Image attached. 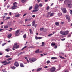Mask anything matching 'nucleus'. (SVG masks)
<instances>
[{"instance_id": "1", "label": "nucleus", "mask_w": 72, "mask_h": 72, "mask_svg": "<svg viewBox=\"0 0 72 72\" xmlns=\"http://www.w3.org/2000/svg\"><path fill=\"white\" fill-rule=\"evenodd\" d=\"M29 60L30 63H32L34 62H35L36 60V58H29Z\"/></svg>"}, {"instance_id": "2", "label": "nucleus", "mask_w": 72, "mask_h": 72, "mask_svg": "<svg viewBox=\"0 0 72 72\" xmlns=\"http://www.w3.org/2000/svg\"><path fill=\"white\" fill-rule=\"evenodd\" d=\"M20 30L19 29L17 30L15 32V35L16 36H18L19 35V31Z\"/></svg>"}, {"instance_id": "3", "label": "nucleus", "mask_w": 72, "mask_h": 72, "mask_svg": "<svg viewBox=\"0 0 72 72\" xmlns=\"http://www.w3.org/2000/svg\"><path fill=\"white\" fill-rule=\"evenodd\" d=\"M19 45H18L17 43H14V45L13 46V48L15 49H18L19 48Z\"/></svg>"}, {"instance_id": "4", "label": "nucleus", "mask_w": 72, "mask_h": 72, "mask_svg": "<svg viewBox=\"0 0 72 72\" xmlns=\"http://www.w3.org/2000/svg\"><path fill=\"white\" fill-rule=\"evenodd\" d=\"M55 69H56L54 67H53L51 68L50 71L51 72H54L55 71Z\"/></svg>"}, {"instance_id": "5", "label": "nucleus", "mask_w": 72, "mask_h": 72, "mask_svg": "<svg viewBox=\"0 0 72 72\" xmlns=\"http://www.w3.org/2000/svg\"><path fill=\"white\" fill-rule=\"evenodd\" d=\"M14 65L16 67H18L19 66V64L17 62H15L14 64Z\"/></svg>"}, {"instance_id": "6", "label": "nucleus", "mask_w": 72, "mask_h": 72, "mask_svg": "<svg viewBox=\"0 0 72 72\" xmlns=\"http://www.w3.org/2000/svg\"><path fill=\"white\" fill-rule=\"evenodd\" d=\"M35 21H33L32 24V26L33 27H36V26H37V25L35 24Z\"/></svg>"}, {"instance_id": "7", "label": "nucleus", "mask_w": 72, "mask_h": 72, "mask_svg": "<svg viewBox=\"0 0 72 72\" xmlns=\"http://www.w3.org/2000/svg\"><path fill=\"white\" fill-rule=\"evenodd\" d=\"M66 18L67 19H68L69 22H70V17H69V16L66 15Z\"/></svg>"}, {"instance_id": "8", "label": "nucleus", "mask_w": 72, "mask_h": 72, "mask_svg": "<svg viewBox=\"0 0 72 72\" xmlns=\"http://www.w3.org/2000/svg\"><path fill=\"white\" fill-rule=\"evenodd\" d=\"M61 10L62 11H63L64 13H66V12H67V10H66V9L64 8H61Z\"/></svg>"}, {"instance_id": "9", "label": "nucleus", "mask_w": 72, "mask_h": 72, "mask_svg": "<svg viewBox=\"0 0 72 72\" xmlns=\"http://www.w3.org/2000/svg\"><path fill=\"white\" fill-rule=\"evenodd\" d=\"M38 8H39V5L38 4H36L35 7V9L36 10H39V9H38Z\"/></svg>"}, {"instance_id": "10", "label": "nucleus", "mask_w": 72, "mask_h": 72, "mask_svg": "<svg viewBox=\"0 0 72 72\" xmlns=\"http://www.w3.org/2000/svg\"><path fill=\"white\" fill-rule=\"evenodd\" d=\"M18 4V3L16 2H15L13 4V6H16L17 7V4Z\"/></svg>"}, {"instance_id": "11", "label": "nucleus", "mask_w": 72, "mask_h": 72, "mask_svg": "<svg viewBox=\"0 0 72 72\" xmlns=\"http://www.w3.org/2000/svg\"><path fill=\"white\" fill-rule=\"evenodd\" d=\"M69 0H65L64 3L65 4H68L69 3Z\"/></svg>"}, {"instance_id": "12", "label": "nucleus", "mask_w": 72, "mask_h": 72, "mask_svg": "<svg viewBox=\"0 0 72 72\" xmlns=\"http://www.w3.org/2000/svg\"><path fill=\"white\" fill-rule=\"evenodd\" d=\"M35 38L36 40H37L38 39H42V37H37V36H36L35 37Z\"/></svg>"}, {"instance_id": "13", "label": "nucleus", "mask_w": 72, "mask_h": 72, "mask_svg": "<svg viewBox=\"0 0 72 72\" xmlns=\"http://www.w3.org/2000/svg\"><path fill=\"white\" fill-rule=\"evenodd\" d=\"M17 7H16V6H12L11 8V9H16L17 8Z\"/></svg>"}, {"instance_id": "14", "label": "nucleus", "mask_w": 72, "mask_h": 72, "mask_svg": "<svg viewBox=\"0 0 72 72\" xmlns=\"http://www.w3.org/2000/svg\"><path fill=\"white\" fill-rule=\"evenodd\" d=\"M72 1L71 0H70L69 1V3L67 4H68V6H70L71 5V3Z\"/></svg>"}, {"instance_id": "15", "label": "nucleus", "mask_w": 72, "mask_h": 72, "mask_svg": "<svg viewBox=\"0 0 72 72\" xmlns=\"http://www.w3.org/2000/svg\"><path fill=\"white\" fill-rule=\"evenodd\" d=\"M68 33H69V31H67L65 32H64V35H67V34H68Z\"/></svg>"}, {"instance_id": "16", "label": "nucleus", "mask_w": 72, "mask_h": 72, "mask_svg": "<svg viewBox=\"0 0 72 72\" xmlns=\"http://www.w3.org/2000/svg\"><path fill=\"white\" fill-rule=\"evenodd\" d=\"M11 36H12V34H10L8 35V39H10L11 37Z\"/></svg>"}, {"instance_id": "17", "label": "nucleus", "mask_w": 72, "mask_h": 72, "mask_svg": "<svg viewBox=\"0 0 72 72\" xmlns=\"http://www.w3.org/2000/svg\"><path fill=\"white\" fill-rule=\"evenodd\" d=\"M60 33L61 35H64V32H63L62 31L60 32Z\"/></svg>"}, {"instance_id": "18", "label": "nucleus", "mask_w": 72, "mask_h": 72, "mask_svg": "<svg viewBox=\"0 0 72 72\" xmlns=\"http://www.w3.org/2000/svg\"><path fill=\"white\" fill-rule=\"evenodd\" d=\"M8 27L9 26H8L6 25L4 26V28H5V29H6V28H8Z\"/></svg>"}, {"instance_id": "19", "label": "nucleus", "mask_w": 72, "mask_h": 72, "mask_svg": "<svg viewBox=\"0 0 72 72\" xmlns=\"http://www.w3.org/2000/svg\"><path fill=\"white\" fill-rule=\"evenodd\" d=\"M55 24L56 26H59V22H56L55 23Z\"/></svg>"}, {"instance_id": "20", "label": "nucleus", "mask_w": 72, "mask_h": 72, "mask_svg": "<svg viewBox=\"0 0 72 72\" xmlns=\"http://www.w3.org/2000/svg\"><path fill=\"white\" fill-rule=\"evenodd\" d=\"M36 53H39V49H38L35 51Z\"/></svg>"}, {"instance_id": "21", "label": "nucleus", "mask_w": 72, "mask_h": 72, "mask_svg": "<svg viewBox=\"0 0 72 72\" xmlns=\"http://www.w3.org/2000/svg\"><path fill=\"white\" fill-rule=\"evenodd\" d=\"M23 37L24 39H26V37H27V35H26V34H25L23 36Z\"/></svg>"}, {"instance_id": "22", "label": "nucleus", "mask_w": 72, "mask_h": 72, "mask_svg": "<svg viewBox=\"0 0 72 72\" xmlns=\"http://www.w3.org/2000/svg\"><path fill=\"white\" fill-rule=\"evenodd\" d=\"M16 68V67L15 66H13L11 67L10 68H11V69H15Z\"/></svg>"}, {"instance_id": "23", "label": "nucleus", "mask_w": 72, "mask_h": 72, "mask_svg": "<svg viewBox=\"0 0 72 72\" xmlns=\"http://www.w3.org/2000/svg\"><path fill=\"white\" fill-rule=\"evenodd\" d=\"M42 69V68H40L38 69L37 70V71H41Z\"/></svg>"}, {"instance_id": "24", "label": "nucleus", "mask_w": 72, "mask_h": 72, "mask_svg": "<svg viewBox=\"0 0 72 72\" xmlns=\"http://www.w3.org/2000/svg\"><path fill=\"white\" fill-rule=\"evenodd\" d=\"M6 61L5 60L4 61H2L1 62V63H2V64H4V63H6Z\"/></svg>"}, {"instance_id": "25", "label": "nucleus", "mask_w": 72, "mask_h": 72, "mask_svg": "<svg viewBox=\"0 0 72 72\" xmlns=\"http://www.w3.org/2000/svg\"><path fill=\"white\" fill-rule=\"evenodd\" d=\"M39 10H33L32 11L33 12H37Z\"/></svg>"}, {"instance_id": "26", "label": "nucleus", "mask_w": 72, "mask_h": 72, "mask_svg": "<svg viewBox=\"0 0 72 72\" xmlns=\"http://www.w3.org/2000/svg\"><path fill=\"white\" fill-rule=\"evenodd\" d=\"M54 15V13H52L50 15V17H51L52 16H53V15Z\"/></svg>"}, {"instance_id": "27", "label": "nucleus", "mask_w": 72, "mask_h": 72, "mask_svg": "<svg viewBox=\"0 0 72 72\" xmlns=\"http://www.w3.org/2000/svg\"><path fill=\"white\" fill-rule=\"evenodd\" d=\"M12 58H9L7 59V61H9V60H12Z\"/></svg>"}, {"instance_id": "28", "label": "nucleus", "mask_w": 72, "mask_h": 72, "mask_svg": "<svg viewBox=\"0 0 72 72\" xmlns=\"http://www.w3.org/2000/svg\"><path fill=\"white\" fill-rule=\"evenodd\" d=\"M51 59H53V60H54V59H57V57H52L51 58Z\"/></svg>"}, {"instance_id": "29", "label": "nucleus", "mask_w": 72, "mask_h": 72, "mask_svg": "<svg viewBox=\"0 0 72 72\" xmlns=\"http://www.w3.org/2000/svg\"><path fill=\"white\" fill-rule=\"evenodd\" d=\"M26 1V0H21V2L23 3H25Z\"/></svg>"}, {"instance_id": "30", "label": "nucleus", "mask_w": 72, "mask_h": 72, "mask_svg": "<svg viewBox=\"0 0 72 72\" xmlns=\"http://www.w3.org/2000/svg\"><path fill=\"white\" fill-rule=\"evenodd\" d=\"M20 66L21 67H24V66H23V65L22 64V63H21L20 65Z\"/></svg>"}, {"instance_id": "31", "label": "nucleus", "mask_w": 72, "mask_h": 72, "mask_svg": "<svg viewBox=\"0 0 72 72\" xmlns=\"http://www.w3.org/2000/svg\"><path fill=\"white\" fill-rule=\"evenodd\" d=\"M43 30H44V28H41L40 29V30L41 31H43Z\"/></svg>"}, {"instance_id": "32", "label": "nucleus", "mask_w": 72, "mask_h": 72, "mask_svg": "<svg viewBox=\"0 0 72 72\" xmlns=\"http://www.w3.org/2000/svg\"><path fill=\"white\" fill-rule=\"evenodd\" d=\"M29 31L30 32V33L31 34L32 33V30L30 29L29 30Z\"/></svg>"}, {"instance_id": "33", "label": "nucleus", "mask_w": 72, "mask_h": 72, "mask_svg": "<svg viewBox=\"0 0 72 72\" xmlns=\"http://www.w3.org/2000/svg\"><path fill=\"white\" fill-rule=\"evenodd\" d=\"M60 58H62V59H64V57L60 56V55L59 56Z\"/></svg>"}, {"instance_id": "34", "label": "nucleus", "mask_w": 72, "mask_h": 72, "mask_svg": "<svg viewBox=\"0 0 72 72\" xmlns=\"http://www.w3.org/2000/svg\"><path fill=\"white\" fill-rule=\"evenodd\" d=\"M19 14H17V15H15V17H19Z\"/></svg>"}, {"instance_id": "35", "label": "nucleus", "mask_w": 72, "mask_h": 72, "mask_svg": "<svg viewBox=\"0 0 72 72\" xmlns=\"http://www.w3.org/2000/svg\"><path fill=\"white\" fill-rule=\"evenodd\" d=\"M10 17H7L6 18V20H8V19H10Z\"/></svg>"}, {"instance_id": "36", "label": "nucleus", "mask_w": 72, "mask_h": 72, "mask_svg": "<svg viewBox=\"0 0 72 72\" xmlns=\"http://www.w3.org/2000/svg\"><path fill=\"white\" fill-rule=\"evenodd\" d=\"M42 4L41 3H40L39 4V6H40V7H42Z\"/></svg>"}, {"instance_id": "37", "label": "nucleus", "mask_w": 72, "mask_h": 72, "mask_svg": "<svg viewBox=\"0 0 72 72\" xmlns=\"http://www.w3.org/2000/svg\"><path fill=\"white\" fill-rule=\"evenodd\" d=\"M27 48V46H25V47H24L21 50H23V49H24L26 48Z\"/></svg>"}, {"instance_id": "38", "label": "nucleus", "mask_w": 72, "mask_h": 72, "mask_svg": "<svg viewBox=\"0 0 72 72\" xmlns=\"http://www.w3.org/2000/svg\"><path fill=\"white\" fill-rule=\"evenodd\" d=\"M51 45L52 46H54V45H55V43H52Z\"/></svg>"}, {"instance_id": "39", "label": "nucleus", "mask_w": 72, "mask_h": 72, "mask_svg": "<svg viewBox=\"0 0 72 72\" xmlns=\"http://www.w3.org/2000/svg\"><path fill=\"white\" fill-rule=\"evenodd\" d=\"M5 45H6V43H4L3 44H2V46H4Z\"/></svg>"}, {"instance_id": "40", "label": "nucleus", "mask_w": 72, "mask_h": 72, "mask_svg": "<svg viewBox=\"0 0 72 72\" xmlns=\"http://www.w3.org/2000/svg\"><path fill=\"white\" fill-rule=\"evenodd\" d=\"M53 35V34H50L48 35V36L50 37L51 36Z\"/></svg>"}, {"instance_id": "41", "label": "nucleus", "mask_w": 72, "mask_h": 72, "mask_svg": "<svg viewBox=\"0 0 72 72\" xmlns=\"http://www.w3.org/2000/svg\"><path fill=\"white\" fill-rule=\"evenodd\" d=\"M6 58H10V57L9 55H6L5 56Z\"/></svg>"}, {"instance_id": "42", "label": "nucleus", "mask_w": 72, "mask_h": 72, "mask_svg": "<svg viewBox=\"0 0 72 72\" xmlns=\"http://www.w3.org/2000/svg\"><path fill=\"white\" fill-rule=\"evenodd\" d=\"M62 14H58V15L59 17H60V16H62Z\"/></svg>"}, {"instance_id": "43", "label": "nucleus", "mask_w": 72, "mask_h": 72, "mask_svg": "<svg viewBox=\"0 0 72 72\" xmlns=\"http://www.w3.org/2000/svg\"><path fill=\"white\" fill-rule=\"evenodd\" d=\"M31 26V24L28 25L26 26V27H30Z\"/></svg>"}, {"instance_id": "44", "label": "nucleus", "mask_w": 72, "mask_h": 72, "mask_svg": "<svg viewBox=\"0 0 72 72\" xmlns=\"http://www.w3.org/2000/svg\"><path fill=\"white\" fill-rule=\"evenodd\" d=\"M42 46H44V44H45V42H42Z\"/></svg>"}, {"instance_id": "45", "label": "nucleus", "mask_w": 72, "mask_h": 72, "mask_svg": "<svg viewBox=\"0 0 72 72\" xmlns=\"http://www.w3.org/2000/svg\"><path fill=\"white\" fill-rule=\"evenodd\" d=\"M51 12H48V14L49 15L50 14V15L51 14Z\"/></svg>"}, {"instance_id": "46", "label": "nucleus", "mask_w": 72, "mask_h": 72, "mask_svg": "<svg viewBox=\"0 0 72 72\" xmlns=\"http://www.w3.org/2000/svg\"><path fill=\"white\" fill-rule=\"evenodd\" d=\"M49 8H50L49 6H48L46 8L47 10H48L49 9Z\"/></svg>"}, {"instance_id": "47", "label": "nucleus", "mask_w": 72, "mask_h": 72, "mask_svg": "<svg viewBox=\"0 0 72 72\" xmlns=\"http://www.w3.org/2000/svg\"><path fill=\"white\" fill-rule=\"evenodd\" d=\"M32 9V6H31L29 7V10H31V9Z\"/></svg>"}, {"instance_id": "48", "label": "nucleus", "mask_w": 72, "mask_h": 72, "mask_svg": "<svg viewBox=\"0 0 72 72\" xmlns=\"http://www.w3.org/2000/svg\"><path fill=\"white\" fill-rule=\"evenodd\" d=\"M71 36V35L70 34H69L68 36V37H70Z\"/></svg>"}, {"instance_id": "49", "label": "nucleus", "mask_w": 72, "mask_h": 72, "mask_svg": "<svg viewBox=\"0 0 72 72\" xmlns=\"http://www.w3.org/2000/svg\"><path fill=\"white\" fill-rule=\"evenodd\" d=\"M65 38H63L61 39V41H64L65 40Z\"/></svg>"}, {"instance_id": "50", "label": "nucleus", "mask_w": 72, "mask_h": 72, "mask_svg": "<svg viewBox=\"0 0 72 72\" xmlns=\"http://www.w3.org/2000/svg\"><path fill=\"white\" fill-rule=\"evenodd\" d=\"M46 63L47 64H49V63H50V61H47Z\"/></svg>"}, {"instance_id": "51", "label": "nucleus", "mask_w": 72, "mask_h": 72, "mask_svg": "<svg viewBox=\"0 0 72 72\" xmlns=\"http://www.w3.org/2000/svg\"><path fill=\"white\" fill-rule=\"evenodd\" d=\"M11 62V61H8L7 62H6V63H7V64H9V63H10Z\"/></svg>"}, {"instance_id": "52", "label": "nucleus", "mask_w": 72, "mask_h": 72, "mask_svg": "<svg viewBox=\"0 0 72 72\" xmlns=\"http://www.w3.org/2000/svg\"><path fill=\"white\" fill-rule=\"evenodd\" d=\"M20 53V55L22 54H23L24 53V52H21Z\"/></svg>"}, {"instance_id": "53", "label": "nucleus", "mask_w": 72, "mask_h": 72, "mask_svg": "<svg viewBox=\"0 0 72 72\" xmlns=\"http://www.w3.org/2000/svg\"><path fill=\"white\" fill-rule=\"evenodd\" d=\"M5 16H3L2 17V18L3 19H4L5 18Z\"/></svg>"}, {"instance_id": "54", "label": "nucleus", "mask_w": 72, "mask_h": 72, "mask_svg": "<svg viewBox=\"0 0 72 72\" xmlns=\"http://www.w3.org/2000/svg\"><path fill=\"white\" fill-rule=\"evenodd\" d=\"M10 30H8V31H9V32H10V31H12V29L11 28H10Z\"/></svg>"}, {"instance_id": "55", "label": "nucleus", "mask_w": 72, "mask_h": 72, "mask_svg": "<svg viewBox=\"0 0 72 72\" xmlns=\"http://www.w3.org/2000/svg\"><path fill=\"white\" fill-rule=\"evenodd\" d=\"M70 10V14L72 15V10Z\"/></svg>"}, {"instance_id": "56", "label": "nucleus", "mask_w": 72, "mask_h": 72, "mask_svg": "<svg viewBox=\"0 0 72 72\" xmlns=\"http://www.w3.org/2000/svg\"><path fill=\"white\" fill-rule=\"evenodd\" d=\"M57 48V46L56 45L55 46L54 48V49H56Z\"/></svg>"}, {"instance_id": "57", "label": "nucleus", "mask_w": 72, "mask_h": 72, "mask_svg": "<svg viewBox=\"0 0 72 72\" xmlns=\"http://www.w3.org/2000/svg\"><path fill=\"white\" fill-rule=\"evenodd\" d=\"M6 51H7L8 52H9V50L7 49L6 50Z\"/></svg>"}, {"instance_id": "58", "label": "nucleus", "mask_w": 72, "mask_h": 72, "mask_svg": "<svg viewBox=\"0 0 72 72\" xmlns=\"http://www.w3.org/2000/svg\"><path fill=\"white\" fill-rule=\"evenodd\" d=\"M26 14H24L23 15V17H24V16H26Z\"/></svg>"}, {"instance_id": "59", "label": "nucleus", "mask_w": 72, "mask_h": 72, "mask_svg": "<svg viewBox=\"0 0 72 72\" xmlns=\"http://www.w3.org/2000/svg\"><path fill=\"white\" fill-rule=\"evenodd\" d=\"M9 14L10 15H12V12H10Z\"/></svg>"}, {"instance_id": "60", "label": "nucleus", "mask_w": 72, "mask_h": 72, "mask_svg": "<svg viewBox=\"0 0 72 72\" xmlns=\"http://www.w3.org/2000/svg\"><path fill=\"white\" fill-rule=\"evenodd\" d=\"M26 60H27L28 63H29V60H28V59H26Z\"/></svg>"}, {"instance_id": "61", "label": "nucleus", "mask_w": 72, "mask_h": 72, "mask_svg": "<svg viewBox=\"0 0 72 72\" xmlns=\"http://www.w3.org/2000/svg\"><path fill=\"white\" fill-rule=\"evenodd\" d=\"M32 17L33 18H35V15H33Z\"/></svg>"}, {"instance_id": "62", "label": "nucleus", "mask_w": 72, "mask_h": 72, "mask_svg": "<svg viewBox=\"0 0 72 72\" xmlns=\"http://www.w3.org/2000/svg\"><path fill=\"white\" fill-rule=\"evenodd\" d=\"M48 68V66H46L44 67L45 68Z\"/></svg>"}, {"instance_id": "63", "label": "nucleus", "mask_w": 72, "mask_h": 72, "mask_svg": "<svg viewBox=\"0 0 72 72\" xmlns=\"http://www.w3.org/2000/svg\"><path fill=\"white\" fill-rule=\"evenodd\" d=\"M7 64V63H6L3 64V65H6Z\"/></svg>"}, {"instance_id": "64", "label": "nucleus", "mask_w": 72, "mask_h": 72, "mask_svg": "<svg viewBox=\"0 0 72 72\" xmlns=\"http://www.w3.org/2000/svg\"><path fill=\"white\" fill-rule=\"evenodd\" d=\"M21 55V54L20 53H19L18 55H17L18 56H19V55Z\"/></svg>"}]
</instances>
